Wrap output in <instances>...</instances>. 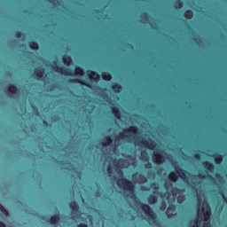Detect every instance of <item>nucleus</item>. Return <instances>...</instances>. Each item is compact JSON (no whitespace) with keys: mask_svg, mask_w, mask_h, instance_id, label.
Wrapping results in <instances>:
<instances>
[{"mask_svg":"<svg viewBox=\"0 0 227 227\" xmlns=\"http://www.w3.org/2000/svg\"><path fill=\"white\" fill-rule=\"evenodd\" d=\"M101 76H102L103 81H111V79H113V75H111L107 72H103L101 74Z\"/></svg>","mask_w":227,"mask_h":227,"instance_id":"412c9836","label":"nucleus"},{"mask_svg":"<svg viewBox=\"0 0 227 227\" xmlns=\"http://www.w3.org/2000/svg\"><path fill=\"white\" fill-rule=\"evenodd\" d=\"M52 68L58 74H62V75H70V77H72V75H74L71 73H68V71H67V69H65V67H63L53 66Z\"/></svg>","mask_w":227,"mask_h":227,"instance_id":"20e7f679","label":"nucleus"},{"mask_svg":"<svg viewBox=\"0 0 227 227\" xmlns=\"http://www.w3.org/2000/svg\"><path fill=\"white\" fill-rule=\"evenodd\" d=\"M59 215H53L51 217V224H58V223H59Z\"/></svg>","mask_w":227,"mask_h":227,"instance_id":"aec40b11","label":"nucleus"},{"mask_svg":"<svg viewBox=\"0 0 227 227\" xmlns=\"http://www.w3.org/2000/svg\"><path fill=\"white\" fill-rule=\"evenodd\" d=\"M175 169L179 175L180 178H185V170L180 168V166H175Z\"/></svg>","mask_w":227,"mask_h":227,"instance_id":"dca6fc26","label":"nucleus"},{"mask_svg":"<svg viewBox=\"0 0 227 227\" xmlns=\"http://www.w3.org/2000/svg\"><path fill=\"white\" fill-rule=\"evenodd\" d=\"M148 17V13L145 12L143 15H142V19H146Z\"/></svg>","mask_w":227,"mask_h":227,"instance_id":"473e14b6","label":"nucleus"},{"mask_svg":"<svg viewBox=\"0 0 227 227\" xmlns=\"http://www.w3.org/2000/svg\"><path fill=\"white\" fill-rule=\"evenodd\" d=\"M87 74L89 75L90 81H95L96 82L100 81V74L95 71H88Z\"/></svg>","mask_w":227,"mask_h":227,"instance_id":"39448f33","label":"nucleus"},{"mask_svg":"<svg viewBox=\"0 0 227 227\" xmlns=\"http://www.w3.org/2000/svg\"><path fill=\"white\" fill-rule=\"evenodd\" d=\"M202 211L205 212V207H202Z\"/></svg>","mask_w":227,"mask_h":227,"instance_id":"ea45409f","label":"nucleus"},{"mask_svg":"<svg viewBox=\"0 0 227 227\" xmlns=\"http://www.w3.org/2000/svg\"><path fill=\"white\" fill-rule=\"evenodd\" d=\"M153 159H155L157 164H162V154L160 153H154Z\"/></svg>","mask_w":227,"mask_h":227,"instance_id":"6ab92c4d","label":"nucleus"},{"mask_svg":"<svg viewBox=\"0 0 227 227\" xmlns=\"http://www.w3.org/2000/svg\"><path fill=\"white\" fill-rule=\"evenodd\" d=\"M43 68H39L35 70V75L38 79H43V74H44Z\"/></svg>","mask_w":227,"mask_h":227,"instance_id":"4468645a","label":"nucleus"},{"mask_svg":"<svg viewBox=\"0 0 227 227\" xmlns=\"http://www.w3.org/2000/svg\"><path fill=\"white\" fill-rule=\"evenodd\" d=\"M153 185H155V183H153V184L151 185V187H153Z\"/></svg>","mask_w":227,"mask_h":227,"instance_id":"4c0bfd02","label":"nucleus"},{"mask_svg":"<svg viewBox=\"0 0 227 227\" xmlns=\"http://www.w3.org/2000/svg\"><path fill=\"white\" fill-rule=\"evenodd\" d=\"M113 144V138L111 137H106V142L102 144V146H109Z\"/></svg>","mask_w":227,"mask_h":227,"instance_id":"bb28decb","label":"nucleus"},{"mask_svg":"<svg viewBox=\"0 0 227 227\" xmlns=\"http://www.w3.org/2000/svg\"><path fill=\"white\" fill-rule=\"evenodd\" d=\"M148 201L149 203L155 205V203H157V197H155V195H150L148 198Z\"/></svg>","mask_w":227,"mask_h":227,"instance_id":"a878e982","label":"nucleus"},{"mask_svg":"<svg viewBox=\"0 0 227 227\" xmlns=\"http://www.w3.org/2000/svg\"><path fill=\"white\" fill-rule=\"evenodd\" d=\"M0 212H2V214H4V215H10V213L8 212V209L5 208L4 207H3V205L0 204Z\"/></svg>","mask_w":227,"mask_h":227,"instance_id":"cd10ccee","label":"nucleus"},{"mask_svg":"<svg viewBox=\"0 0 227 227\" xmlns=\"http://www.w3.org/2000/svg\"><path fill=\"white\" fill-rule=\"evenodd\" d=\"M0 227H6V224L0 221Z\"/></svg>","mask_w":227,"mask_h":227,"instance_id":"c9c22d12","label":"nucleus"},{"mask_svg":"<svg viewBox=\"0 0 227 227\" xmlns=\"http://www.w3.org/2000/svg\"><path fill=\"white\" fill-rule=\"evenodd\" d=\"M216 177H219V174L216 175Z\"/></svg>","mask_w":227,"mask_h":227,"instance_id":"a19ab883","label":"nucleus"},{"mask_svg":"<svg viewBox=\"0 0 227 227\" xmlns=\"http://www.w3.org/2000/svg\"><path fill=\"white\" fill-rule=\"evenodd\" d=\"M113 91H114L115 93H120L122 90V87L120 83H113L111 86Z\"/></svg>","mask_w":227,"mask_h":227,"instance_id":"2eb2a0df","label":"nucleus"},{"mask_svg":"<svg viewBox=\"0 0 227 227\" xmlns=\"http://www.w3.org/2000/svg\"><path fill=\"white\" fill-rule=\"evenodd\" d=\"M68 82H72V83L82 84V86H87V88H91V84L87 83V82H85L84 81L80 80V79H78V78H76V79H70Z\"/></svg>","mask_w":227,"mask_h":227,"instance_id":"6e6552de","label":"nucleus"},{"mask_svg":"<svg viewBox=\"0 0 227 227\" xmlns=\"http://www.w3.org/2000/svg\"><path fill=\"white\" fill-rule=\"evenodd\" d=\"M107 173L109 174L113 173V167L111 165L107 167Z\"/></svg>","mask_w":227,"mask_h":227,"instance_id":"7c9ffc66","label":"nucleus"},{"mask_svg":"<svg viewBox=\"0 0 227 227\" xmlns=\"http://www.w3.org/2000/svg\"><path fill=\"white\" fill-rule=\"evenodd\" d=\"M194 158L199 160V159H201V156L200 154H194Z\"/></svg>","mask_w":227,"mask_h":227,"instance_id":"72a5a7b5","label":"nucleus"},{"mask_svg":"<svg viewBox=\"0 0 227 227\" xmlns=\"http://www.w3.org/2000/svg\"><path fill=\"white\" fill-rule=\"evenodd\" d=\"M141 208L143 212H145V215H148L149 219H155V213L153 209L148 204H142Z\"/></svg>","mask_w":227,"mask_h":227,"instance_id":"f03ea898","label":"nucleus"},{"mask_svg":"<svg viewBox=\"0 0 227 227\" xmlns=\"http://www.w3.org/2000/svg\"><path fill=\"white\" fill-rule=\"evenodd\" d=\"M117 185L119 187H122L124 191H128V192H131V194H134L136 185H134V183H132V181L125 177H121V179L117 180Z\"/></svg>","mask_w":227,"mask_h":227,"instance_id":"f257e3e1","label":"nucleus"},{"mask_svg":"<svg viewBox=\"0 0 227 227\" xmlns=\"http://www.w3.org/2000/svg\"><path fill=\"white\" fill-rule=\"evenodd\" d=\"M168 178L171 182H176L178 180V175H176V172H171L168 175Z\"/></svg>","mask_w":227,"mask_h":227,"instance_id":"4be33fe9","label":"nucleus"},{"mask_svg":"<svg viewBox=\"0 0 227 227\" xmlns=\"http://www.w3.org/2000/svg\"><path fill=\"white\" fill-rule=\"evenodd\" d=\"M53 65H56V61H55V62H53Z\"/></svg>","mask_w":227,"mask_h":227,"instance_id":"79ce46f5","label":"nucleus"},{"mask_svg":"<svg viewBox=\"0 0 227 227\" xmlns=\"http://www.w3.org/2000/svg\"><path fill=\"white\" fill-rule=\"evenodd\" d=\"M62 61L64 63V65H66V67H70V65H72V57L67 56V55H64L62 57Z\"/></svg>","mask_w":227,"mask_h":227,"instance_id":"9b49d317","label":"nucleus"},{"mask_svg":"<svg viewBox=\"0 0 227 227\" xmlns=\"http://www.w3.org/2000/svg\"><path fill=\"white\" fill-rule=\"evenodd\" d=\"M175 4L176 8H182V6H184V2H182V0H176Z\"/></svg>","mask_w":227,"mask_h":227,"instance_id":"c85d7f7f","label":"nucleus"},{"mask_svg":"<svg viewBox=\"0 0 227 227\" xmlns=\"http://www.w3.org/2000/svg\"><path fill=\"white\" fill-rule=\"evenodd\" d=\"M111 111L115 116V118H117V120H120L121 118V113L120 112V108L113 106L111 107Z\"/></svg>","mask_w":227,"mask_h":227,"instance_id":"9d476101","label":"nucleus"},{"mask_svg":"<svg viewBox=\"0 0 227 227\" xmlns=\"http://www.w3.org/2000/svg\"><path fill=\"white\" fill-rule=\"evenodd\" d=\"M69 208H71L73 214H77L79 212V204L77 201L73 200L69 203Z\"/></svg>","mask_w":227,"mask_h":227,"instance_id":"0eeeda50","label":"nucleus"},{"mask_svg":"<svg viewBox=\"0 0 227 227\" xmlns=\"http://www.w3.org/2000/svg\"><path fill=\"white\" fill-rule=\"evenodd\" d=\"M202 166H204L206 169H207V171H209L210 173H214V169H215V165L210 163L209 161H204L202 163Z\"/></svg>","mask_w":227,"mask_h":227,"instance_id":"1a4fd4ad","label":"nucleus"},{"mask_svg":"<svg viewBox=\"0 0 227 227\" xmlns=\"http://www.w3.org/2000/svg\"><path fill=\"white\" fill-rule=\"evenodd\" d=\"M193 16H194V12H192V10H187L184 12L185 19H192Z\"/></svg>","mask_w":227,"mask_h":227,"instance_id":"b1692460","label":"nucleus"},{"mask_svg":"<svg viewBox=\"0 0 227 227\" xmlns=\"http://www.w3.org/2000/svg\"><path fill=\"white\" fill-rule=\"evenodd\" d=\"M127 137H129V136H127V134L121 132L120 133L116 138H115V141H120V139H127Z\"/></svg>","mask_w":227,"mask_h":227,"instance_id":"393cba45","label":"nucleus"},{"mask_svg":"<svg viewBox=\"0 0 227 227\" xmlns=\"http://www.w3.org/2000/svg\"><path fill=\"white\" fill-rule=\"evenodd\" d=\"M204 223L202 227H212V224L210 223V211H205L204 212Z\"/></svg>","mask_w":227,"mask_h":227,"instance_id":"423d86ee","label":"nucleus"},{"mask_svg":"<svg viewBox=\"0 0 227 227\" xmlns=\"http://www.w3.org/2000/svg\"><path fill=\"white\" fill-rule=\"evenodd\" d=\"M198 176H199V178H201L202 180H205V178H207V176L202 175V174H199Z\"/></svg>","mask_w":227,"mask_h":227,"instance_id":"2f4dec72","label":"nucleus"},{"mask_svg":"<svg viewBox=\"0 0 227 227\" xmlns=\"http://www.w3.org/2000/svg\"><path fill=\"white\" fill-rule=\"evenodd\" d=\"M124 132H126L127 134L136 135L138 134L139 129H137V127L136 126H131L128 129H125Z\"/></svg>","mask_w":227,"mask_h":227,"instance_id":"f8f14e48","label":"nucleus"},{"mask_svg":"<svg viewBox=\"0 0 227 227\" xmlns=\"http://www.w3.org/2000/svg\"><path fill=\"white\" fill-rule=\"evenodd\" d=\"M15 38H22V32L17 31L14 35Z\"/></svg>","mask_w":227,"mask_h":227,"instance_id":"c756f323","label":"nucleus"},{"mask_svg":"<svg viewBox=\"0 0 227 227\" xmlns=\"http://www.w3.org/2000/svg\"><path fill=\"white\" fill-rule=\"evenodd\" d=\"M74 75H77L78 77H82V75H84V69L80 67H75Z\"/></svg>","mask_w":227,"mask_h":227,"instance_id":"a211bd4d","label":"nucleus"},{"mask_svg":"<svg viewBox=\"0 0 227 227\" xmlns=\"http://www.w3.org/2000/svg\"><path fill=\"white\" fill-rule=\"evenodd\" d=\"M141 145H143L144 146H145V148H148V150H155V147L157 146V143H155V141L153 140H143L140 142Z\"/></svg>","mask_w":227,"mask_h":227,"instance_id":"7ed1b4c3","label":"nucleus"},{"mask_svg":"<svg viewBox=\"0 0 227 227\" xmlns=\"http://www.w3.org/2000/svg\"><path fill=\"white\" fill-rule=\"evenodd\" d=\"M214 159L215 164H221L223 162V155L221 154H215Z\"/></svg>","mask_w":227,"mask_h":227,"instance_id":"5701e85b","label":"nucleus"},{"mask_svg":"<svg viewBox=\"0 0 227 227\" xmlns=\"http://www.w3.org/2000/svg\"><path fill=\"white\" fill-rule=\"evenodd\" d=\"M193 227H199V226H198V223H196L195 225H193Z\"/></svg>","mask_w":227,"mask_h":227,"instance_id":"58836bf2","label":"nucleus"},{"mask_svg":"<svg viewBox=\"0 0 227 227\" xmlns=\"http://www.w3.org/2000/svg\"><path fill=\"white\" fill-rule=\"evenodd\" d=\"M207 178H211V180H214V177L212 176V175H208Z\"/></svg>","mask_w":227,"mask_h":227,"instance_id":"e433bc0d","label":"nucleus"},{"mask_svg":"<svg viewBox=\"0 0 227 227\" xmlns=\"http://www.w3.org/2000/svg\"><path fill=\"white\" fill-rule=\"evenodd\" d=\"M7 91H9L11 95H17V91H19V89H17V86L11 84L8 86Z\"/></svg>","mask_w":227,"mask_h":227,"instance_id":"ddd939ff","label":"nucleus"},{"mask_svg":"<svg viewBox=\"0 0 227 227\" xmlns=\"http://www.w3.org/2000/svg\"><path fill=\"white\" fill-rule=\"evenodd\" d=\"M28 46L32 51H38L40 49V46L38 45V43L35 41H30L28 43Z\"/></svg>","mask_w":227,"mask_h":227,"instance_id":"f3484780","label":"nucleus"},{"mask_svg":"<svg viewBox=\"0 0 227 227\" xmlns=\"http://www.w3.org/2000/svg\"><path fill=\"white\" fill-rule=\"evenodd\" d=\"M177 200H178V201H183V200H184V196H179V197L177 198Z\"/></svg>","mask_w":227,"mask_h":227,"instance_id":"f704fd0d","label":"nucleus"}]
</instances>
